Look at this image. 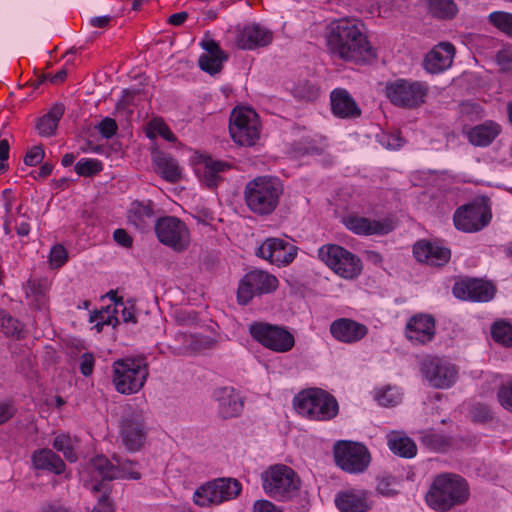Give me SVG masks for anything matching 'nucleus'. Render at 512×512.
<instances>
[{"label":"nucleus","mask_w":512,"mask_h":512,"mask_svg":"<svg viewBox=\"0 0 512 512\" xmlns=\"http://www.w3.org/2000/svg\"><path fill=\"white\" fill-rule=\"evenodd\" d=\"M326 40L330 54L344 61L362 62L376 56L363 24L356 19L332 21L327 26Z\"/></svg>","instance_id":"obj_1"},{"label":"nucleus","mask_w":512,"mask_h":512,"mask_svg":"<svg viewBox=\"0 0 512 512\" xmlns=\"http://www.w3.org/2000/svg\"><path fill=\"white\" fill-rule=\"evenodd\" d=\"M283 184L273 176H258L248 181L244 188V201L247 208L258 216L272 214L279 204Z\"/></svg>","instance_id":"obj_2"},{"label":"nucleus","mask_w":512,"mask_h":512,"mask_svg":"<svg viewBox=\"0 0 512 512\" xmlns=\"http://www.w3.org/2000/svg\"><path fill=\"white\" fill-rule=\"evenodd\" d=\"M467 481L456 474L437 476L427 494V503L435 510L448 511L456 505H463L469 499Z\"/></svg>","instance_id":"obj_3"},{"label":"nucleus","mask_w":512,"mask_h":512,"mask_svg":"<svg viewBox=\"0 0 512 512\" xmlns=\"http://www.w3.org/2000/svg\"><path fill=\"white\" fill-rule=\"evenodd\" d=\"M112 368L113 385L118 393L124 395L140 391L149 376V367L144 357L117 359Z\"/></svg>","instance_id":"obj_4"},{"label":"nucleus","mask_w":512,"mask_h":512,"mask_svg":"<svg viewBox=\"0 0 512 512\" xmlns=\"http://www.w3.org/2000/svg\"><path fill=\"white\" fill-rule=\"evenodd\" d=\"M294 405L299 414L316 421L330 420L339 411L335 397L320 388L300 392L294 398Z\"/></svg>","instance_id":"obj_5"},{"label":"nucleus","mask_w":512,"mask_h":512,"mask_svg":"<svg viewBox=\"0 0 512 512\" xmlns=\"http://www.w3.org/2000/svg\"><path fill=\"white\" fill-rule=\"evenodd\" d=\"M261 479L264 491L277 500L291 499L298 493L301 486L298 474L284 464L269 466L261 474Z\"/></svg>","instance_id":"obj_6"},{"label":"nucleus","mask_w":512,"mask_h":512,"mask_svg":"<svg viewBox=\"0 0 512 512\" xmlns=\"http://www.w3.org/2000/svg\"><path fill=\"white\" fill-rule=\"evenodd\" d=\"M318 257L344 279H354L361 273L360 258L339 245L328 244L320 247Z\"/></svg>","instance_id":"obj_7"},{"label":"nucleus","mask_w":512,"mask_h":512,"mask_svg":"<svg viewBox=\"0 0 512 512\" xmlns=\"http://www.w3.org/2000/svg\"><path fill=\"white\" fill-rule=\"evenodd\" d=\"M334 458L336 465L350 474L363 473L371 462V454L364 444L347 440L335 443Z\"/></svg>","instance_id":"obj_8"},{"label":"nucleus","mask_w":512,"mask_h":512,"mask_svg":"<svg viewBox=\"0 0 512 512\" xmlns=\"http://www.w3.org/2000/svg\"><path fill=\"white\" fill-rule=\"evenodd\" d=\"M251 337L265 348L285 353L290 351L295 344V339L285 327L266 322H253L249 325Z\"/></svg>","instance_id":"obj_9"},{"label":"nucleus","mask_w":512,"mask_h":512,"mask_svg":"<svg viewBox=\"0 0 512 512\" xmlns=\"http://www.w3.org/2000/svg\"><path fill=\"white\" fill-rule=\"evenodd\" d=\"M229 132L235 143L252 146L260 136V123L256 112L249 108H236L230 115Z\"/></svg>","instance_id":"obj_10"},{"label":"nucleus","mask_w":512,"mask_h":512,"mask_svg":"<svg viewBox=\"0 0 512 512\" xmlns=\"http://www.w3.org/2000/svg\"><path fill=\"white\" fill-rule=\"evenodd\" d=\"M154 229L159 242L174 251L182 252L189 247V229L179 218L175 216L160 217L155 221Z\"/></svg>","instance_id":"obj_11"},{"label":"nucleus","mask_w":512,"mask_h":512,"mask_svg":"<svg viewBox=\"0 0 512 512\" xmlns=\"http://www.w3.org/2000/svg\"><path fill=\"white\" fill-rule=\"evenodd\" d=\"M427 92V85L419 81L397 79L386 86V96L391 103L403 108L420 106Z\"/></svg>","instance_id":"obj_12"},{"label":"nucleus","mask_w":512,"mask_h":512,"mask_svg":"<svg viewBox=\"0 0 512 512\" xmlns=\"http://www.w3.org/2000/svg\"><path fill=\"white\" fill-rule=\"evenodd\" d=\"M241 484L236 479L220 478L201 486L194 493V502L202 507L220 504L237 497Z\"/></svg>","instance_id":"obj_13"},{"label":"nucleus","mask_w":512,"mask_h":512,"mask_svg":"<svg viewBox=\"0 0 512 512\" xmlns=\"http://www.w3.org/2000/svg\"><path fill=\"white\" fill-rule=\"evenodd\" d=\"M278 287V279L263 270H252L240 281L237 299L242 305L248 304L254 296L269 294Z\"/></svg>","instance_id":"obj_14"},{"label":"nucleus","mask_w":512,"mask_h":512,"mask_svg":"<svg viewBox=\"0 0 512 512\" xmlns=\"http://www.w3.org/2000/svg\"><path fill=\"white\" fill-rule=\"evenodd\" d=\"M491 217L490 208L486 204L472 202L456 209L453 222L458 230L477 232L489 224Z\"/></svg>","instance_id":"obj_15"},{"label":"nucleus","mask_w":512,"mask_h":512,"mask_svg":"<svg viewBox=\"0 0 512 512\" xmlns=\"http://www.w3.org/2000/svg\"><path fill=\"white\" fill-rule=\"evenodd\" d=\"M420 370L430 386L438 389L450 388L457 379L458 371L450 362L438 357H427Z\"/></svg>","instance_id":"obj_16"},{"label":"nucleus","mask_w":512,"mask_h":512,"mask_svg":"<svg viewBox=\"0 0 512 512\" xmlns=\"http://www.w3.org/2000/svg\"><path fill=\"white\" fill-rule=\"evenodd\" d=\"M147 426L141 411L126 413L120 422V438L130 452L139 451L146 441Z\"/></svg>","instance_id":"obj_17"},{"label":"nucleus","mask_w":512,"mask_h":512,"mask_svg":"<svg viewBox=\"0 0 512 512\" xmlns=\"http://www.w3.org/2000/svg\"><path fill=\"white\" fill-rule=\"evenodd\" d=\"M116 464H113L105 456H96L91 461V467L94 473H98L103 481H110L118 478H128L138 480L141 474L132 469L133 462L128 459H122L120 456H113Z\"/></svg>","instance_id":"obj_18"},{"label":"nucleus","mask_w":512,"mask_h":512,"mask_svg":"<svg viewBox=\"0 0 512 512\" xmlns=\"http://www.w3.org/2000/svg\"><path fill=\"white\" fill-rule=\"evenodd\" d=\"M452 292L461 300L488 302L495 295V287L490 282L479 278L464 277L454 283Z\"/></svg>","instance_id":"obj_19"},{"label":"nucleus","mask_w":512,"mask_h":512,"mask_svg":"<svg viewBox=\"0 0 512 512\" xmlns=\"http://www.w3.org/2000/svg\"><path fill=\"white\" fill-rule=\"evenodd\" d=\"M256 255L278 267L289 265L297 255V247L281 238H267Z\"/></svg>","instance_id":"obj_20"},{"label":"nucleus","mask_w":512,"mask_h":512,"mask_svg":"<svg viewBox=\"0 0 512 512\" xmlns=\"http://www.w3.org/2000/svg\"><path fill=\"white\" fill-rule=\"evenodd\" d=\"M435 336V320L426 314L411 317L406 324V337L415 344L431 342Z\"/></svg>","instance_id":"obj_21"},{"label":"nucleus","mask_w":512,"mask_h":512,"mask_svg":"<svg viewBox=\"0 0 512 512\" xmlns=\"http://www.w3.org/2000/svg\"><path fill=\"white\" fill-rule=\"evenodd\" d=\"M330 333L337 341L351 344L363 339L368 333V328L352 319L339 318L331 323Z\"/></svg>","instance_id":"obj_22"},{"label":"nucleus","mask_w":512,"mask_h":512,"mask_svg":"<svg viewBox=\"0 0 512 512\" xmlns=\"http://www.w3.org/2000/svg\"><path fill=\"white\" fill-rule=\"evenodd\" d=\"M213 397L218 404V414L223 419L237 417L243 410V401L232 387L217 388Z\"/></svg>","instance_id":"obj_23"},{"label":"nucleus","mask_w":512,"mask_h":512,"mask_svg":"<svg viewBox=\"0 0 512 512\" xmlns=\"http://www.w3.org/2000/svg\"><path fill=\"white\" fill-rule=\"evenodd\" d=\"M345 226L358 235H385L393 230L390 220H371L361 216H348L344 220Z\"/></svg>","instance_id":"obj_24"},{"label":"nucleus","mask_w":512,"mask_h":512,"mask_svg":"<svg viewBox=\"0 0 512 512\" xmlns=\"http://www.w3.org/2000/svg\"><path fill=\"white\" fill-rule=\"evenodd\" d=\"M273 39V33L260 24L245 26L237 37V45L241 49L252 50L268 46Z\"/></svg>","instance_id":"obj_25"},{"label":"nucleus","mask_w":512,"mask_h":512,"mask_svg":"<svg viewBox=\"0 0 512 512\" xmlns=\"http://www.w3.org/2000/svg\"><path fill=\"white\" fill-rule=\"evenodd\" d=\"M454 55V46L448 42H441L426 55L424 68L432 74L440 73L451 66Z\"/></svg>","instance_id":"obj_26"},{"label":"nucleus","mask_w":512,"mask_h":512,"mask_svg":"<svg viewBox=\"0 0 512 512\" xmlns=\"http://www.w3.org/2000/svg\"><path fill=\"white\" fill-rule=\"evenodd\" d=\"M413 254L419 262L439 267L445 265L451 256L448 248L427 241L417 242L413 247Z\"/></svg>","instance_id":"obj_27"},{"label":"nucleus","mask_w":512,"mask_h":512,"mask_svg":"<svg viewBox=\"0 0 512 512\" xmlns=\"http://www.w3.org/2000/svg\"><path fill=\"white\" fill-rule=\"evenodd\" d=\"M201 46L206 53L199 57V67L210 75L219 73L222 70L223 63L228 59V55L213 39L203 41Z\"/></svg>","instance_id":"obj_28"},{"label":"nucleus","mask_w":512,"mask_h":512,"mask_svg":"<svg viewBox=\"0 0 512 512\" xmlns=\"http://www.w3.org/2000/svg\"><path fill=\"white\" fill-rule=\"evenodd\" d=\"M330 101L336 117L353 119L361 115V109L346 89H334L330 94Z\"/></svg>","instance_id":"obj_29"},{"label":"nucleus","mask_w":512,"mask_h":512,"mask_svg":"<svg viewBox=\"0 0 512 512\" xmlns=\"http://www.w3.org/2000/svg\"><path fill=\"white\" fill-rule=\"evenodd\" d=\"M175 342L181 344L170 347L176 355H186L203 349H210L215 344V341L210 337L186 333H178Z\"/></svg>","instance_id":"obj_30"},{"label":"nucleus","mask_w":512,"mask_h":512,"mask_svg":"<svg viewBox=\"0 0 512 512\" xmlns=\"http://www.w3.org/2000/svg\"><path fill=\"white\" fill-rule=\"evenodd\" d=\"M500 133L501 126L494 121L488 120L472 127L468 131L467 137L472 145L486 147L489 146Z\"/></svg>","instance_id":"obj_31"},{"label":"nucleus","mask_w":512,"mask_h":512,"mask_svg":"<svg viewBox=\"0 0 512 512\" xmlns=\"http://www.w3.org/2000/svg\"><path fill=\"white\" fill-rule=\"evenodd\" d=\"M231 168L226 161L214 160L211 157H205L202 171L198 168V174L201 182L208 188H215L223 180L220 173Z\"/></svg>","instance_id":"obj_32"},{"label":"nucleus","mask_w":512,"mask_h":512,"mask_svg":"<svg viewBox=\"0 0 512 512\" xmlns=\"http://www.w3.org/2000/svg\"><path fill=\"white\" fill-rule=\"evenodd\" d=\"M152 160L155 165V171L164 180L176 183L181 179L182 173L179 164L171 155L165 152H157L153 155Z\"/></svg>","instance_id":"obj_33"},{"label":"nucleus","mask_w":512,"mask_h":512,"mask_svg":"<svg viewBox=\"0 0 512 512\" xmlns=\"http://www.w3.org/2000/svg\"><path fill=\"white\" fill-rule=\"evenodd\" d=\"M31 459L34 468L38 470H47L59 475L62 474L66 468L61 457L48 448L34 451Z\"/></svg>","instance_id":"obj_34"},{"label":"nucleus","mask_w":512,"mask_h":512,"mask_svg":"<svg viewBox=\"0 0 512 512\" xmlns=\"http://www.w3.org/2000/svg\"><path fill=\"white\" fill-rule=\"evenodd\" d=\"M153 219L154 210L151 201L146 203L135 201L131 204L128 220L138 230L144 231L149 228L153 223Z\"/></svg>","instance_id":"obj_35"},{"label":"nucleus","mask_w":512,"mask_h":512,"mask_svg":"<svg viewBox=\"0 0 512 512\" xmlns=\"http://www.w3.org/2000/svg\"><path fill=\"white\" fill-rule=\"evenodd\" d=\"M64 112L65 107L63 104H54L45 115L37 120L35 128L38 134L43 137H50L54 135Z\"/></svg>","instance_id":"obj_36"},{"label":"nucleus","mask_w":512,"mask_h":512,"mask_svg":"<svg viewBox=\"0 0 512 512\" xmlns=\"http://www.w3.org/2000/svg\"><path fill=\"white\" fill-rule=\"evenodd\" d=\"M335 504L342 512H366L368 510L365 497L353 491L339 493L336 496Z\"/></svg>","instance_id":"obj_37"},{"label":"nucleus","mask_w":512,"mask_h":512,"mask_svg":"<svg viewBox=\"0 0 512 512\" xmlns=\"http://www.w3.org/2000/svg\"><path fill=\"white\" fill-rule=\"evenodd\" d=\"M420 443L434 452H446L452 446V438L432 430L422 431L419 437Z\"/></svg>","instance_id":"obj_38"},{"label":"nucleus","mask_w":512,"mask_h":512,"mask_svg":"<svg viewBox=\"0 0 512 512\" xmlns=\"http://www.w3.org/2000/svg\"><path fill=\"white\" fill-rule=\"evenodd\" d=\"M388 446L394 454L400 457L412 458L417 454V446L415 442L407 436L399 434L390 436L388 439Z\"/></svg>","instance_id":"obj_39"},{"label":"nucleus","mask_w":512,"mask_h":512,"mask_svg":"<svg viewBox=\"0 0 512 512\" xmlns=\"http://www.w3.org/2000/svg\"><path fill=\"white\" fill-rule=\"evenodd\" d=\"M427 7L429 14L441 20H451L458 13L454 0H427Z\"/></svg>","instance_id":"obj_40"},{"label":"nucleus","mask_w":512,"mask_h":512,"mask_svg":"<svg viewBox=\"0 0 512 512\" xmlns=\"http://www.w3.org/2000/svg\"><path fill=\"white\" fill-rule=\"evenodd\" d=\"M92 491L100 493V495L91 512H115L114 503L109 497L111 487L107 482L101 481L93 484Z\"/></svg>","instance_id":"obj_41"},{"label":"nucleus","mask_w":512,"mask_h":512,"mask_svg":"<svg viewBox=\"0 0 512 512\" xmlns=\"http://www.w3.org/2000/svg\"><path fill=\"white\" fill-rule=\"evenodd\" d=\"M53 447L63 453L65 459L69 462H76L78 457L75 452V440L69 435L60 434L53 440Z\"/></svg>","instance_id":"obj_42"},{"label":"nucleus","mask_w":512,"mask_h":512,"mask_svg":"<svg viewBox=\"0 0 512 512\" xmlns=\"http://www.w3.org/2000/svg\"><path fill=\"white\" fill-rule=\"evenodd\" d=\"M0 326L3 333L8 337L18 339L23 337V325L5 311H0Z\"/></svg>","instance_id":"obj_43"},{"label":"nucleus","mask_w":512,"mask_h":512,"mask_svg":"<svg viewBox=\"0 0 512 512\" xmlns=\"http://www.w3.org/2000/svg\"><path fill=\"white\" fill-rule=\"evenodd\" d=\"M491 335L495 342L506 347L512 346V325L499 321L495 322L491 328Z\"/></svg>","instance_id":"obj_44"},{"label":"nucleus","mask_w":512,"mask_h":512,"mask_svg":"<svg viewBox=\"0 0 512 512\" xmlns=\"http://www.w3.org/2000/svg\"><path fill=\"white\" fill-rule=\"evenodd\" d=\"M488 19L499 31L512 38V13L495 11L489 15Z\"/></svg>","instance_id":"obj_45"},{"label":"nucleus","mask_w":512,"mask_h":512,"mask_svg":"<svg viewBox=\"0 0 512 512\" xmlns=\"http://www.w3.org/2000/svg\"><path fill=\"white\" fill-rule=\"evenodd\" d=\"M102 170V162L93 158H82L75 165L76 173L83 177H92Z\"/></svg>","instance_id":"obj_46"},{"label":"nucleus","mask_w":512,"mask_h":512,"mask_svg":"<svg viewBox=\"0 0 512 512\" xmlns=\"http://www.w3.org/2000/svg\"><path fill=\"white\" fill-rule=\"evenodd\" d=\"M292 93L295 98L305 101H313L319 96L318 88L307 81L295 86Z\"/></svg>","instance_id":"obj_47"},{"label":"nucleus","mask_w":512,"mask_h":512,"mask_svg":"<svg viewBox=\"0 0 512 512\" xmlns=\"http://www.w3.org/2000/svg\"><path fill=\"white\" fill-rule=\"evenodd\" d=\"M375 398L382 406H394L400 401V394L396 388L388 386L377 391Z\"/></svg>","instance_id":"obj_48"},{"label":"nucleus","mask_w":512,"mask_h":512,"mask_svg":"<svg viewBox=\"0 0 512 512\" xmlns=\"http://www.w3.org/2000/svg\"><path fill=\"white\" fill-rule=\"evenodd\" d=\"M497 399L505 410L512 413V380L507 381L499 387Z\"/></svg>","instance_id":"obj_49"},{"label":"nucleus","mask_w":512,"mask_h":512,"mask_svg":"<svg viewBox=\"0 0 512 512\" xmlns=\"http://www.w3.org/2000/svg\"><path fill=\"white\" fill-rule=\"evenodd\" d=\"M470 415L475 422H486L492 419V412L489 406L481 403H477L471 408Z\"/></svg>","instance_id":"obj_50"},{"label":"nucleus","mask_w":512,"mask_h":512,"mask_svg":"<svg viewBox=\"0 0 512 512\" xmlns=\"http://www.w3.org/2000/svg\"><path fill=\"white\" fill-rule=\"evenodd\" d=\"M97 129L102 137L110 139L116 134L118 126L113 118L106 117L98 124Z\"/></svg>","instance_id":"obj_51"},{"label":"nucleus","mask_w":512,"mask_h":512,"mask_svg":"<svg viewBox=\"0 0 512 512\" xmlns=\"http://www.w3.org/2000/svg\"><path fill=\"white\" fill-rule=\"evenodd\" d=\"M45 152L41 145L33 146L25 155L24 163L27 166H36L44 159Z\"/></svg>","instance_id":"obj_52"},{"label":"nucleus","mask_w":512,"mask_h":512,"mask_svg":"<svg viewBox=\"0 0 512 512\" xmlns=\"http://www.w3.org/2000/svg\"><path fill=\"white\" fill-rule=\"evenodd\" d=\"M67 261V251L62 245H55L50 252V262L54 267H61Z\"/></svg>","instance_id":"obj_53"},{"label":"nucleus","mask_w":512,"mask_h":512,"mask_svg":"<svg viewBox=\"0 0 512 512\" xmlns=\"http://www.w3.org/2000/svg\"><path fill=\"white\" fill-rule=\"evenodd\" d=\"M293 150L296 155H319L321 153V149L311 142H298L293 146Z\"/></svg>","instance_id":"obj_54"},{"label":"nucleus","mask_w":512,"mask_h":512,"mask_svg":"<svg viewBox=\"0 0 512 512\" xmlns=\"http://www.w3.org/2000/svg\"><path fill=\"white\" fill-rule=\"evenodd\" d=\"M95 359L92 353L86 352L80 357V372L83 376L88 377L93 373Z\"/></svg>","instance_id":"obj_55"},{"label":"nucleus","mask_w":512,"mask_h":512,"mask_svg":"<svg viewBox=\"0 0 512 512\" xmlns=\"http://www.w3.org/2000/svg\"><path fill=\"white\" fill-rule=\"evenodd\" d=\"M98 321L103 322L106 325H113V326H115L116 324L119 323V321L116 317L109 315L108 310L94 311L90 315L91 323L98 322Z\"/></svg>","instance_id":"obj_56"},{"label":"nucleus","mask_w":512,"mask_h":512,"mask_svg":"<svg viewBox=\"0 0 512 512\" xmlns=\"http://www.w3.org/2000/svg\"><path fill=\"white\" fill-rule=\"evenodd\" d=\"M151 127L158 135L162 136L167 141L174 142L176 140V137L165 123L155 120L151 123Z\"/></svg>","instance_id":"obj_57"},{"label":"nucleus","mask_w":512,"mask_h":512,"mask_svg":"<svg viewBox=\"0 0 512 512\" xmlns=\"http://www.w3.org/2000/svg\"><path fill=\"white\" fill-rule=\"evenodd\" d=\"M496 59L503 72H508L512 69V52L501 50L497 53Z\"/></svg>","instance_id":"obj_58"},{"label":"nucleus","mask_w":512,"mask_h":512,"mask_svg":"<svg viewBox=\"0 0 512 512\" xmlns=\"http://www.w3.org/2000/svg\"><path fill=\"white\" fill-rule=\"evenodd\" d=\"M115 242L125 248H130L133 244L132 237L124 229H116L113 233Z\"/></svg>","instance_id":"obj_59"},{"label":"nucleus","mask_w":512,"mask_h":512,"mask_svg":"<svg viewBox=\"0 0 512 512\" xmlns=\"http://www.w3.org/2000/svg\"><path fill=\"white\" fill-rule=\"evenodd\" d=\"M16 413V408L11 403H0V425L11 419Z\"/></svg>","instance_id":"obj_60"},{"label":"nucleus","mask_w":512,"mask_h":512,"mask_svg":"<svg viewBox=\"0 0 512 512\" xmlns=\"http://www.w3.org/2000/svg\"><path fill=\"white\" fill-rule=\"evenodd\" d=\"M383 144L390 149H399L403 146L404 140L400 135L392 133L384 137Z\"/></svg>","instance_id":"obj_61"},{"label":"nucleus","mask_w":512,"mask_h":512,"mask_svg":"<svg viewBox=\"0 0 512 512\" xmlns=\"http://www.w3.org/2000/svg\"><path fill=\"white\" fill-rule=\"evenodd\" d=\"M31 294L34 296L36 303L32 300L30 304L34 305L36 308H40L45 301L44 294L39 288H36L35 285L29 286V289L26 291L28 298L31 297Z\"/></svg>","instance_id":"obj_62"},{"label":"nucleus","mask_w":512,"mask_h":512,"mask_svg":"<svg viewBox=\"0 0 512 512\" xmlns=\"http://www.w3.org/2000/svg\"><path fill=\"white\" fill-rule=\"evenodd\" d=\"M253 512H283L268 500H258L254 504Z\"/></svg>","instance_id":"obj_63"},{"label":"nucleus","mask_w":512,"mask_h":512,"mask_svg":"<svg viewBox=\"0 0 512 512\" xmlns=\"http://www.w3.org/2000/svg\"><path fill=\"white\" fill-rule=\"evenodd\" d=\"M37 512H70V510L57 502H45Z\"/></svg>","instance_id":"obj_64"}]
</instances>
